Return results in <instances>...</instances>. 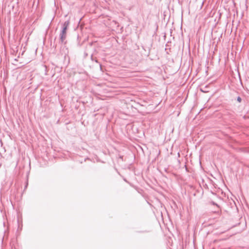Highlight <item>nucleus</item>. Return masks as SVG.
I'll return each mask as SVG.
<instances>
[{
    "mask_svg": "<svg viewBox=\"0 0 249 249\" xmlns=\"http://www.w3.org/2000/svg\"><path fill=\"white\" fill-rule=\"evenodd\" d=\"M70 24L69 20L66 21L62 24V29L59 35V39L61 44H66L67 41L66 40L67 37V31L68 27Z\"/></svg>",
    "mask_w": 249,
    "mask_h": 249,
    "instance_id": "f257e3e1",
    "label": "nucleus"
},
{
    "mask_svg": "<svg viewBox=\"0 0 249 249\" xmlns=\"http://www.w3.org/2000/svg\"><path fill=\"white\" fill-rule=\"evenodd\" d=\"M224 115H230L231 116H232V115L231 113H230V112L228 111H225Z\"/></svg>",
    "mask_w": 249,
    "mask_h": 249,
    "instance_id": "f03ea898",
    "label": "nucleus"
},
{
    "mask_svg": "<svg viewBox=\"0 0 249 249\" xmlns=\"http://www.w3.org/2000/svg\"><path fill=\"white\" fill-rule=\"evenodd\" d=\"M237 101L238 102L240 103V102H241V101H242V99H241V98L240 96H238V97L237 98Z\"/></svg>",
    "mask_w": 249,
    "mask_h": 249,
    "instance_id": "7ed1b4c3",
    "label": "nucleus"
},
{
    "mask_svg": "<svg viewBox=\"0 0 249 249\" xmlns=\"http://www.w3.org/2000/svg\"><path fill=\"white\" fill-rule=\"evenodd\" d=\"M84 160H85V161H88L91 160V159H89V158H85V159H84Z\"/></svg>",
    "mask_w": 249,
    "mask_h": 249,
    "instance_id": "20e7f679",
    "label": "nucleus"
}]
</instances>
